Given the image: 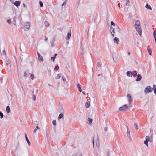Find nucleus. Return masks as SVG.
Listing matches in <instances>:
<instances>
[{
	"instance_id": "1",
	"label": "nucleus",
	"mask_w": 156,
	"mask_h": 156,
	"mask_svg": "<svg viewBox=\"0 0 156 156\" xmlns=\"http://www.w3.org/2000/svg\"><path fill=\"white\" fill-rule=\"evenodd\" d=\"M140 24V22L139 20H136V21L135 24V25L136 29L139 35L141 36L142 35V29Z\"/></svg>"
},
{
	"instance_id": "2",
	"label": "nucleus",
	"mask_w": 156,
	"mask_h": 156,
	"mask_svg": "<svg viewBox=\"0 0 156 156\" xmlns=\"http://www.w3.org/2000/svg\"><path fill=\"white\" fill-rule=\"evenodd\" d=\"M20 58L22 62L23 60H25L27 59V57H28V55L27 53H23L21 54L20 56Z\"/></svg>"
},
{
	"instance_id": "3",
	"label": "nucleus",
	"mask_w": 156,
	"mask_h": 156,
	"mask_svg": "<svg viewBox=\"0 0 156 156\" xmlns=\"http://www.w3.org/2000/svg\"><path fill=\"white\" fill-rule=\"evenodd\" d=\"M153 88L150 86H147L145 89L144 92L146 94H148L152 92Z\"/></svg>"
},
{
	"instance_id": "4",
	"label": "nucleus",
	"mask_w": 156,
	"mask_h": 156,
	"mask_svg": "<svg viewBox=\"0 0 156 156\" xmlns=\"http://www.w3.org/2000/svg\"><path fill=\"white\" fill-rule=\"evenodd\" d=\"M30 23L29 22L26 23L24 24V29L25 30L27 31L29 30L30 27Z\"/></svg>"
},
{
	"instance_id": "5",
	"label": "nucleus",
	"mask_w": 156,
	"mask_h": 156,
	"mask_svg": "<svg viewBox=\"0 0 156 156\" xmlns=\"http://www.w3.org/2000/svg\"><path fill=\"white\" fill-rule=\"evenodd\" d=\"M112 58H113L114 62H115L116 63V62H117L118 59V57L117 56V55L116 54V53H113Z\"/></svg>"
},
{
	"instance_id": "6",
	"label": "nucleus",
	"mask_w": 156,
	"mask_h": 156,
	"mask_svg": "<svg viewBox=\"0 0 156 156\" xmlns=\"http://www.w3.org/2000/svg\"><path fill=\"white\" fill-rule=\"evenodd\" d=\"M128 108V106L126 105H125L122 107H120L119 110L121 111H126Z\"/></svg>"
},
{
	"instance_id": "7",
	"label": "nucleus",
	"mask_w": 156,
	"mask_h": 156,
	"mask_svg": "<svg viewBox=\"0 0 156 156\" xmlns=\"http://www.w3.org/2000/svg\"><path fill=\"white\" fill-rule=\"evenodd\" d=\"M127 97L128 98V101L129 102V104H130L132 101V99L131 95L129 94H128L127 95Z\"/></svg>"
},
{
	"instance_id": "8",
	"label": "nucleus",
	"mask_w": 156,
	"mask_h": 156,
	"mask_svg": "<svg viewBox=\"0 0 156 156\" xmlns=\"http://www.w3.org/2000/svg\"><path fill=\"white\" fill-rule=\"evenodd\" d=\"M71 35V30H69L67 34L66 37V40H69L70 38Z\"/></svg>"
},
{
	"instance_id": "9",
	"label": "nucleus",
	"mask_w": 156,
	"mask_h": 156,
	"mask_svg": "<svg viewBox=\"0 0 156 156\" xmlns=\"http://www.w3.org/2000/svg\"><path fill=\"white\" fill-rule=\"evenodd\" d=\"M126 133H127V136L128 137L129 139L130 140H132V138H131V137L130 136V130H129V129H127V131Z\"/></svg>"
},
{
	"instance_id": "10",
	"label": "nucleus",
	"mask_w": 156,
	"mask_h": 156,
	"mask_svg": "<svg viewBox=\"0 0 156 156\" xmlns=\"http://www.w3.org/2000/svg\"><path fill=\"white\" fill-rule=\"evenodd\" d=\"M136 79V81H140L142 79L141 75L140 74H138L137 75Z\"/></svg>"
},
{
	"instance_id": "11",
	"label": "nucleus",
	"mask_w": 156,
	"mask_h": 156,
	"mask_svg": "<svg viewBox=\"0 0 156 156\" xmlns=\"http://www.w3.org/2000/svg\"><path fill=\"white\" fill-rule=\"evenodd\" d=\"M20 3L21 2L20 1H16L14 3V5L17 7L20 5Z\"/></svg>"
},
{
	"instance_id": "12",
	"label": "nucleus",
	"mask_w": 156,
	"mask_h": 156,
	"mask_svg": "<svg viewBox=\"0 0 156 156\" xmlns=\"http://www.w3.org/2000/svg\"><path fill=\"white\" fill-rule=\"evenodd\" d=\"M24 134H25V137L26 140L27 141V143H28V145L29 146H30V141L29 140V139H28V138L27 135L26 133H25Z\"/></svg>"
},
{
	"instance_id": "13",
	"label": "nucleus",
	"mask_w": 156,
	"mask_h": 156,
	"mask_svg": "<svg viewBox=\"0 0 156 156\" xmlns=\"http://www.w3.org/2000/svg\"><path fill=\"white\" fill-rule=\"evenodd\" d=\"M58 111L60 113H64V111L62 106H60L59 108Z\"/></svg>"
},
{
	"instance_id": "14",
	"label": "nucleus",
	"mask_w": 156,
	"mask_h": 156,
	"mask_svg": "<svg viewBox=\"0 0 156 156\" xmlns=\"http://www.w3.org/2000/svg\"><path fill=\"white\" fill-rule=\"evenodd\" d=\"M119 41V38L116 37H115L114 39V43H116V44H118V42Z\"/></svg>"
},
{
	"instance_id": "15",
	"label": "nucleus",
	"mask_w": 156,
	"mask_h": 156,
	"mask_svg": "<svg viewBox=\"0 0 156 156\" xmlns=\"http://www.w3.org/2000/svg\"><path fill=\"white\" fill-rule=\"evenodd\" d=\"M29 69H27L26 70V71H25V72H24V73L23 77L24 78H26V77H27V73H29Z\"/></svg>"
},
{
	"instance_id": "16",
	"label": "nucleus",
	"mask_w": 156,
	"mask_h": 156,
	"mask_svg": "<svg viewBox=\"0 0 156 156\" xmlns=\"http://www.w3.org/2000/svg\"><path fill=\"white\" fill-rule=\"evenodd\" d=\"M57 55V54L55 53L54 54L53 57H51V60H52L53 62H54L56 56Z\"/></svg>"
},
{
	"instance_id": "17",
	"label": "nucleus",
	"mask_w": 156,
	"mask_h": 156,
	"mask_svg": "<svg viewBox=\"0 0 156 156\" xmlns=\"http://www.w3.org/2000/svg\"><path fill=\"white\" fill-rule=\"evenodd\" d=\"M77 86L79 91L80 92H82V90L81 88V85L79 83H78L77 84Z\"/></svg>"
},
{
	"instance_id": "18",
	"label": "nucleus",
	"mask_w": 156,
	"mask_h": 156,
	"mask_svg": "<svg viewBox=\"0 0 156 156\" xmlns=\"http://www.w3.org/2000/svg\"><path fill=\"white\" fill-rule=\"evenodd\" d=\"M38 59L39 61L40 62H43V58L42 56L41 55H39V56L38 57Z\"/></svg>"
},
{
	"instance_id": "19",
	"label": "nucleus",
	"mask_w": 156,
	"mask_h": 156,
	"mask_svg": "<svg viewBox=\"0 0 156 156\" xmlns=\"http://www.w3.org/2000/svg\"><path fill=\"white\" fill-rule=\"evenodd\" d=\"M64 113H61L59 115L58 117V120H59L61 119V118H62L64 116L63 114Z\"/></svg>"
},
{
	"instance_id": "20",
	"label": "nucleus",
	"mask_w": 156,
	"mask_h": 156,
	"mask_svg": "<svg viewBox=\"0 0 156 156\" xmlns=\"http://www.w3.org/2000/svg\"><path fill=\"white\" fill-rule=\"evenodd\" d=\"M6 111L8 113H9L10 111V108L9 106H7L6 107Z\"/></svg>"
},
{
	"instance_id": "21",
	"label": "nucleus",
	"mask_w": 156,
	"mask_h": 156,
	"mask_svg": "<svg viewBox=\"0 0 156 156\" xmlns=\"http://www.w3.org/2000/svg\"><path fill=\"white\" fill-rule=\"evenodd\" d=\"M145 7L147 9H149V10H152V8L151 7L148 5V4H147L146 6Z\"/></svg>"
},
{
	"instance_id": "22",
	"label": "nucleus",
	"mask_w": 156,
	"mask_h": 156,
	"mask_svg": "<svg viewBox=\"0 0 156 156\" xmlns=\"http://www.w3.org/2000/svg\"><path fill=\"white\" fill-rule=\"evenodd\" d=\"M90 102L89 101H87L85 103V107L87 108H89L90 106Z\"/></svg>"
},
{
	"instance_id": "23",
	"label": "nucleus",
	"mask_w": 156,
	"mask_h": 156,
	"mask_svg": "<svg viewBox=\"0 0 156 156\" xmlns=\"http://www.w3.org/2000/svg\"><path fill=\"white\" fill-rule=\"evenodd\" d=\"M88 122H87V123L90 125L92 122L93 120L91 119L88 118Z\"/></svg>"
},
{
	"instance_id": "24",
	"label": "nucleus",
	"mask_w": 156,
	"mask_h": 156,
	"mask_svg": "<svg viewBox=\"0 0 156 156\" xmlns=\"http://www.w3.org/2000/svg\"><path fill=\"white\" fill-rule=\"evenodd\" d=\"M132 74V72L131 71H128L126 72V75L127 76L130 77V75Z\"/></svg>"
},
{
	"instance_id": "25",
	"label": "nucleus",
	"mask_w": 156,
	"mask_h": 156,
	"mask_svg": "<svg viewBox=\"0 0 156 156\" xmlns=\"http://www.w3.org/2000/svg\"><path fill=\"white\" fill-rule=\"evenodd\" d=\"M132 75L133 76L136 77L137 76V73L136 71H133Z\"/></svg>"
},
{
	"instance_id": "26",
	"label": "nucleus",
	"mask_w": 156,
	"mask_h": 156,
	"mask_svg": "<svg viewBox=\"0 0 156 156\" xmlns=\"http://www.w3.org/2000/svg\"><path fill=\"white\" fill-rule=\"evenodd\" d=\"M6 64L7 65H9V67H11V62L10 60H8L7 61Z\"/></svg>"
},
{
	"instance_id": "27",
	"label": "nucleus",
	"mask_w": 156,
	"mask_h": 156,
	"mask_svg": "<svg viewBox=\"0 0 156 156\" xmlns=\"http://www.w3.org/2000/svg\"><path fill=\"white\" fill-rule=\"evenodd\" d=\"M116 26L117 27V28H116V30L118 31V32L120 33L121 32V29L119 28V26L117 25H116Z\"/></svg>"
},
{
	"instance_id": "28",
	"label": "nucleus",
	"mask_w": 156,
	"mask_h": 156,
	"mask_svg": "<svg viewBox=\"0 0 156 156\" xmlns=\"http://www.w3.org/2000/svg\"><path fill=\"white\" fill-rule=\"evenodd\" d=\"M147 51L149 53V54L151 55L152 54V49L151 48H148L147 49Z\"/></svg>"
},
{
	"instance_id": "29",
	"label": "nucleus",
	"mask_w": 156,
	"mask_h": 156,
	"mask_svg": "<svg viewBox=\"0 0 156 156\" xmlns=\"http://www.w3.org/2000/svg\"><path fill=\"white\" fill-rule=\"evenodd\" d=\"M134 127L137 130L138 129V126L136 123L134 124Z\"/></svg>"
},
{
	"instance_id": "30",
	"label": "nucleus",
	"mask_w": 156,
	"mask_h": 156,
	"mask_svg": "<svg viewBox=\"0 0 156 156\" xmlns=\"http://www.w3.org/2000/svg\"><path fill=\"white\" fill-rule=\"evenodd\" d=\"M3 116L4 115L3 113L1 111H0V118H2Z\"/></svg>"
},
{
	"instance_id": "31",
	"label": "nucleus",
	"mask_w": 156,
	"mask_h": 156,
	"mask_svg": "<svg viewBox=\"0 0 156 156\" xmlns=\"http://www.w3.org/2000/svg\"><path fill=\"white\" fill-rule=\"evenodd\" d=\"M101 63L100 62H97V65L98 67H100L101 66Z\"/></svg>"
},
{
	"instance_id": "32",
	"label": "nucleus",
	"mask_w": 156,
	"mask_h": 156,
	"mask_svg": "<svg viewBox=\"0 0 156 156\" xmlns=\"http://www.w3.org/2000/svg\"><path fill=\"white\" fill-rule=\"evenodd\" d=\"M52 124L53 125L55 126L56 125V120H53L52 121Z\"/></svg>"
},
{
	"instance_id": "33",
	"label": "nucleus",
	"mask_w": 156,
	"mask_h": 156,
	"mask_svg": "<svg viewBox=\"0 0 156 156\" xmlns=\"http://www.w3.org/2000/svg\"><path fill=\"white\" fill-rule=\"evenodd\" d=\"M39 3L40 4V5L41 7H42L43 6V3L41 1H40L39 2Z\"/></svg>"
},
{
	"instance_id": "34",
	"label": "nucleus",
	"mask_w": 156,
	"mask_h": 156,
	"mask_svg": "<svg viewBox=\"0 0 156 156\" xmlns=\"http://www.w3.org/2000/svg\"><path fill=\"white\" fill-rule=\"evenodd\" d=\"M148 141H147L145 140L144 141V144L147 146V147H148Z\"/></svg>"
},
{
	"instance_id": "35",
	"label": "nucleus",
	"mask_w": 156,
	"mask_h": 156,
	"mask_svg": "<svg viewBox=\"0 0 156 156\" xmlns=\"http://www.w3.org/2000/svg\"><path fill=\"white\" fill-rule=\"evenodd\" d=\"M146 140L147 141H149L150 140V137L148 136H146L145 137Z\"/></svg>"
},
{
	"instance_id": "36",
	"label": "nucleus",
	"mask_w": 156,
	"mask_h": 156,
	"mask_svg": "<svg viewBox=\"0 0 156 156\" xmlns=\"http://www.w3.org/2000/svg\"><path fill=\"white\" fill-rule=\"evenodd\" d=\"M61 77V75L59 74H57V76L55 77V78L56 79H59Z\"/></svg>"
},
{
	"instance_id": "37",
	"label": "nucleus",
	"mask_w": 156,
	"mask_h": 156,
	"mask_svg": "<svg viewBox=\"0 0 156 156\" xmlns=\"http://www.w3.org/2000/svg\"><path fill=\"white\" fill-rule=\"evenodd\" d=\"M32 99H33V100H34V101H35L36 100V96L34 95V94H33V96H32Z\"/></svg>"
},
{
	"instance_id": "38",
	"label": "nucleus",
	"mask_w": 156,
	"mask_h": 156,
	"mask_svg": "<svg viewBox=\"0 0 156 156\" xmlns=\"http://www.w3.org/2000/svg\"><path fill=\"white\" fill-rule=\"evenodd\" d=\"M59 67L58 66H55V69L57 70L59 69Z\"/></svg>"
},
{
	"instance_id": "39",
	"label": "nucleus",
	"mask_w": 156,
	"mask_h": 156,
	"mask_svg": "<svg viewBox=\"0 0 156 156\" xmlns=\"http://www.w3.org/2000/svg\"><path fill=\"white\" fill-rule=\"evenodd\" d=\"M44 23L46 27H48V26L49 24L47 21H45L44 22Z\"/></svg>"
},
{
	"instance_id": "40",
	"label": "nucleus",
	"mask_w": 156,
	"mask_h": 156,
	"mask_svg": "<svg viewBox=\"0 0 156 156\" xmlns=\"http://www.w3.org/2000/svg\"><path fill=\"white\" fill-rule=\"evenodd\" d=\"M111 26H115V24L114 23V22L112 21H111Z\"/></svg>"
},
{
	"instance_id": "41",
	"label": "nucleus",
	"mask_w": 156,
	"mask_h": 156,
	"mask_svg": "<svg viewBox=\"0 0 156 156\" xmlns=\"http://www.w3.org/2000/svg\"><path fill=\"white\" fill-rule=\"evenodd\" d=\"M126 1H127V2L126 4V5H129V4L130 3V2L129 1V0H126Z\"/></svg>"
},
{
	"instance_id": "42",
	"label": "nucleus",
	"mask_w": 156,
	"mask_h": 156,
	"mask_svg": "<svg viewBox=\"0 0 156 156\" xmlns=\"http://www.w3.org/2000/svg\"><path fill=\"white\" fill-rule=\"evenodd\" d=\"M107 156H110V152L109 151H107Z\"/></svg>"
},
{
	"instance_id": "43",
	"label": "nucleus",
	"mask_w": 156,
	"mask_h": 156,
	"mask_svg": "<svg viewBox=\"0 0 156 156\" xmlns=\"http://www.w3.org/2000/svg\"><path fill=\"white\" fill-rule=\"evenodd\" d=\"M62 80L63 81L65 82L66 81V79L65 78V77L62 76Z\"/></svg>"
},
{
	"instance_id": "44",
	"label": "nucleus",
	"mask_w": 156,
	"mask_h": 156,
	"mask_svg": "<svg viewBox=\"0 0 156 156\" xmlns=\"http://www.w3.org/2000/svg\"><path fill=\"white\" fill-rule=\"evenodd\" d=\"M7 22L9 24H10L11 23V21L10 19L8 20H7Z\"/></svg>"
},
{
	"instance_id": "45",
	"label": "nucleus",
	"mask_w": 156,
	"mask_h": 156,
	"mask_svg": "<svg viewBox=\"0 0 156 156\" xmlns=\"http://www.w3.org/2000/svg\"><path fill=\"white\" fill-rule=\"evenodd\" d=\"M153 90H156V86L155 84H154L153 85Z\"/></svg>"
},
{
	"instance_id": "46",
	"label": "nucleus",
	"mask_w": 156,
	"mask_h": 156,
	"mask_svg": "<svg viewBox=\"0 0 156 156\" xmlns=\"http://www.w3.org/2000/svg\"><path fill=\"white\" fill-rule=\"evenodd\" d=\"M154 37L156 36V30L154 31L153 32Z\"/></svg>"
},
{
	"instance_id": "47",
	"label": "nucleus",
	"mask_w": 156,
	"mask_h": 156,
	"mask_svg": "<svg viewBox=\"0 0 156 156\" xmlns=\"http://www.w3.org/2000/svg\"><path fill=\"white\" fill-rule=\"evenodd\" d=\"M34 74H31L30 76V78L31 79H33L34 78Z\"/></svg>"
},
{
	"instance_id": "48",
	"label": "nucleus",
	"mask_w": 156,
	"mask_h": 156,
	"mask_svg": "<svg viewBox=\"0 0 156 156\" xmlns=\"http://www.w3.org/2000/svg\"><path fill=\"white\" fill-rule=\"evenodd\" d=\"M113 27H112V26H110V32H111V33H112V32L111 31V30L112 29V30H113Z\"/></svg>"
},
{
	"instance_id": "49",
	"label": "nucleus",
	"mask_w": 156,
	"mask_h": 156,
	"mask_svg": "<svg viewBox=\"0 0 156 156\" xmlns=\"http://www.w3.org/2000/svg\"><path fill=\"white\" fill-rule=\"evenodd\" d=\"M112 32L113 33H115V28H113V30H112Z\"/></svg>"
},
{
	"instance_id": "50",
	"label": "nucleus",
	"mask_w": 156,
	"mask_h": 156,
	"mask_svg": "<svg viewBox=\"0 0 156 156\" xmlns=\"http://www.w3.org/2000/svg\"><path fill=\"white\" fill-rule=\"evenodd\" d=\"M3 54H4V55H5V54H6V53H5V50H4L3 51H2Z\"/></svg>"
},
{
	"instance_id": "51",
	"label": "nucleus",
	"mask_w": 156,
	"mask_h": 156,
	"mask_svg": "<svg viewBox=\"0 0 156 156\" xmlns=\"http://www.w3.org/2000/svg\"><path fill=\"white\" fill-rule=\"evenodd\" d=\"M107 128L106 127H105L104 128V130L106 132L107 131Z\"/></svg>"
},
{
	"instance_id": "52",
	"label": "nucleus",
	"mask_w": 156,
	"mask_h": 156,
	"mask_svg": "<svg viewBox=\"0 0 156 156\" xmlns=\"http://www.w3.org/2000/svg\"><path fill=\"white\" fill-rule=\"evenodd\" d=\"M44 40L45 41H48V37H45Z\"/></svg>"
},
{
	"instance_id": "53",
	"label": "nucleus",
	"mask_w": 156,
	"mask_h": 156,
	"mask_svg": "<svg viewBox=\"0 0 156 156\" xmlns=\"http://www.w3.org/2000/svg\"><path fill=\"white\" fill-rule=\"evenodd\" d=\"M10 1L12 3V4H14V1L13 0H10Z\"/></svg>"
},
{
	"instance_id": "54",
	"label": "nucleus",
	"mask_w": 156,
	"mask_h": 156,
	"mask_svg": "<svg viewBox=\"0 0 156 156\" xmlns=\"http://www.w3.org/2000/svg\"><path fill=\"white\" fill-rule=\"evenodd\" d=\"M51 46L52 47L54 46V44H53V41H52Z\"/></svg>"
},
{
	"instance_id": "55",
	"label": "nucleus",
	"mask_w": 156,
	"mask_h": 156,
	"mask_svg": "<svg viewBox=\"0 0 156 156\" xmlns=\"http://www.w3.org/2000/svg\"><path fill=\"white\" fill-rule=\"evenodd\" d=\"M66 4V2L65 1L62 4V6L63 5H65Z\"/></svg>"
},
{
	"instance_id": "56",
	"label": "nucleus",
	"mask_w": 156,
	"mask_h": 156,
	"mask_svg": "<svg viewBox=\"0 0 156 156\" xmlns=\"http://www.w3.org/2000/svg\"><path fill=\"white\" fill-rule=\"evenodd\" d=\"M154 94H156V90H153Z\"/></svg>"
},
{
	"instance_id": "57",
	"label": "nucleus",
	"mask_w": 156,
	"mask_h": 156,
	"mask_svg": "<svg viewBox=\"0 0 156 156\" xmlns=\"http://www.w3.org/2000/svg\"><path fill=\"white\" fill-rule=\"evenodd\" d=\"M35 129H39V127H38V126H37L36 127V128H35Z\"/></svg>"
},
{
	"instance_id": "58",
	"label": "nucleus",
	"mask_w": 156,
	"mask_h": 156,
	"mask_svg": "<svg viewBox=\"0 0 156 156\" xmlns=\"http://www.w3.org/2000/svg\"><path fill=\"white\" fill-rule=\"evenodd\" d=\"M0 81H1V82L2 83V81L3 78L1 77L0 78Z\"/></svg>"
},
{
	"instance_id": "59",
	"label": "nucleus",
	"mask_w": 156,
	"mask_h": 156,
	"mask_svg": "<svg viewBox=\"0 0 156 156\" xmlns=\"http://www.w3.org/2000/svg\"><path fill=\"white\" fill-rule=\"evenodd\" d=\"M37 130V129H35L34 130V132L35 133L36 132Z\"/></svg>"
},
{
	"instance_id": "60",
	"label": "nucleus",
	"mask_w": 156,
	"mask_h": 156,
	"mask_svg": "<svg viewBox=\"0 0 156 156\" xmlns=\"http://www.w3.org/2000/svg\"><path fill=\"white\" fill-rule=\"evenodd\" d=\"M46 133H48V129L47 128H46Z\"/></svg>"
},
{
	"instance_id": "61",
	"label": "nucleus",
	"mask_w": 156,
	"mask_h": 156,
	"mask_svg": "<svg viewBox=\"0 0 156 156\" xmlns=\"http://www.w3.org/2000/svg\"><path fill=\"white\" fill-rule=\"evenodd\" d=\"M55 38L54 37H53V40L52 41H53V42H54V41H55Z\"/></svg>"
},
{
	"instance_id": "62",
	"label": "nucleus",
	"mask_w": 156,
	"mask_h": 156,
	"mask_svg": "<svg viewBox=\"0 0 156 156\" xmlns=\"http://www.w3.org/2000/svg\"><path fill=\"white\" fill-rule=\"evenodd\" d=\"M154 40H155V42L156 43V36H154Z\"/></svg>"
},
{
	"instance_id": "63",
	"label": "nucleus",
	"mask_w": 156,
	"mask_h": 156,
	"mask_svg": "<svg viewBox=\"0 0 156 156\" xmlns=\"http://www.w3.org/2000/svg\"><path fill=\"white\" fill-rule=\"evenodd\" d=\"M37 54L38 57L39 56V55H41L40 54H39V53L38 52H37Z\"/></svg>"
},
{
	"instance_id": "64",
	"label": "nucleus",
	"mask_w": 156,
	"mask_h": 156,
	"mask_svg": "<svg viewBox=\"0 0 156 156\" xmlns=\"http://www.w3.org/2000/svg\"><path fill=\"white\" fill-rule=\"evenodd\" d=\"M82 93H83V95H85V92H84V91L82 92Z\"/></svg>"
}]
</instances>
